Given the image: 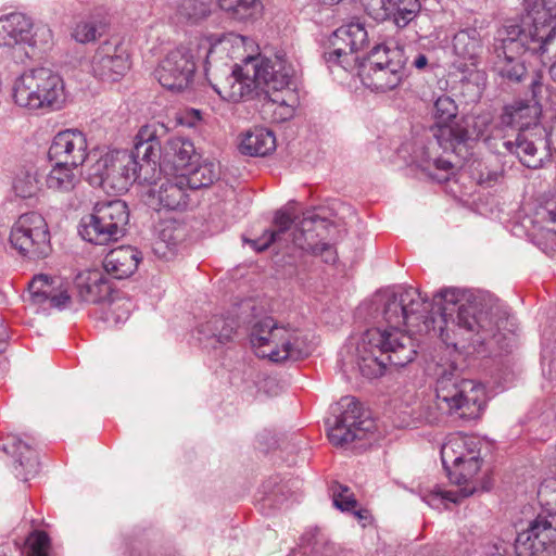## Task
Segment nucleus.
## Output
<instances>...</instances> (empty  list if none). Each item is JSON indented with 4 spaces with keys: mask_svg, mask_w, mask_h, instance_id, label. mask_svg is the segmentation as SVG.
Segmentation results:
<instances>
[{
    "mask_svg": "<svg viewBox=\"0 0 556 556\" xmlns=\"http://www.w3.org/2000/svg\"><path fill=\"white\" fill-rule=\"evenodd\" d=\"M1 448L7 454L16 457V462L26 472L24 480H28L29 476H34L38 470V459L36 452L29 443L24 442L21 438L10 434L5 438Z\"/></svg>",
    "mask_w": 556,
    "mask_h": 556,
    "instance_id": "2f4dec72",
    "label": "nucleus"
},
{
    "mask_svg": "<svg viewBox=\"0 0 556 556\" xmlns=\"http://www.w3.org/2000/svg\"><path fill=\"white\" fill-rule=\"evenodd\" d=\"M331 492L333 505L341 511H352L357 507L355 495L349 486L334 482Z\"/></svg>",
    "mask_w": 556,
    "mask_h": 556,
    "instance_id": "49530a36",
    "label": "nucleus"
},
{
    "mask_svg": "<svg viewBox=\"0 0 556 556\" xmlns=\"http://www.w3.org/2000/svg\"><path fill=\"white\" fill-rule=\"evenodd\" d=\"M103 305L105 321L114 325L127 320L132 308L130 300L122 298L118 294H112Z\"/></svg>",
    "mask_w": 556,
    "mask_h": 556,
    "instance_id": "79ce46f5",
    "label": "nucleus"
},
{
    "mask_svg": "<svg viewBox=\"0 0 556 556\" xmlns=\"http://www.w3.org/2000/svg\"><path fill=\"white\" fill-rule=\"evenodd\" d=\"M454 54L476 66L483 52V39L480 31L475 27L460 29L453 38Z\"/></svg>",
    "mask_w": 556,
    "mask_h": 556,
    "instance_id": "c756f323",
    "label": "nucleus"
},
{
    "mask_svg": "<svg viewBox=\"0 0 556 556\" xmlns=\"http://www.w3.org/2000/svg\"><path fill=\"white\" fill-rule=\"evenodd\" d=\"M331 225L332 223L327 218L320 217L314 212H306L292 233V241L301 250L320 256L325 263L332 264L337 260L334 248L327 242L319 241Z\"/></svg>",
    "mask_w": 556,
    "mask_h": 556,
    "instance_id": "2eb2a0df",
    "label": "nucleus"
},
{
    "mask_svg": "<svg viewBox=\"0 0 556 556\" xmlns=\"http://www.w3.org/2000/svg\"><path fill=\"white\" fill-rule=\"evenodd\" d=\"M540 37L519 21H507L495 37L494 71L511 81H520L527 73L523 62L519 60L520 55L526 51L541 55L548 51L551 42Z\"/></svg>",
    "mask_w": 556,
    "mask_h": 556,
    "instance_id": "20e7f679",
    "label": "nucleus"
},
{
    "mask_svg": "<svg viewBox=\"0 0 556 556\" xmlns=\"http://www.w3.org/2000/svg\"><path fill=\"white\" fill-rule=\"evenodd\" d=\"M16 195L27 199L35 197L40 190V180L37 172H23L18 174L13 184Z\"/></svg>",
    "mask_w": 556,
    "mask_h": 556,
    "instance_id": "c03bdc74",
    "label": "nucleus"
},
{
    "mask_svg": "<svg viewBox=\"0 0 556 556\" xmlns=\"http://www.w3.org/2000/svg\"><path fill=\"white\" fill-rule=\"evenodd\" d=\"M546 131L542 126L534 125L532 128L519 131L515 140L503 141V147L529 168H541L544 160L548 159V142Z\"/></svg>",
    "mask_w": 556,
    "mask_h": 556,
    "instance_id": "a211bd4d",
    "label": "nucleus"
},
{
    "mask_svg": "<svg viewBox=\"0 0 556 556\" xmlns=\"http://www.w3.org/2000/svg\"><path fill=\"white\" fill-rule=\"evenodd\" d=\"M549 73L553 80L556 81V61L551 65Z\"/></svg>",
    "mask_w": 556,
    "mask_h": 556,
    "instance_id": "6e6d98bb",
    "label": "nucleus"
},
{
    "mask_svg": "<svg viewBox=\"0 0 556 556\" xmlns=\"http://www.w3.org/2000/svg\"><path fill=\"white\" fill-rule=\"evenodd\" d=\"M250 342L258 357L275 363L306 358L316 348L308 332L273 317H264L253 325Z\"/></svg>",
    "mask_w": 556,
    "mask_h": 556,
    "instance_id": "7ed1b4c3",
    "label": "nucleus"
},
{
    "mask_svg": "<svg viewBox=\"0 0 556 556\" xmlns=\"http://www.w3.org/2000/svg\"><path fill=\"white\" fill-rule=\"evenodd\" d=\"M141 253L130 245L111 250L103 261L105 271L116 279L130 277L138 268Z\"/></svg>",
    "mask_w": 556,
    "mask_h": 556,
    "instance_id": "cd10ccee",
    "label": "nucleus"
},
{
    "mask_svg": "<svg viewBox=\"0 0 556 556\" xmlns=\"http://www.w3.org/2000/svg\"><path fill=\"white\" fill-rule=\"evenodd\" d=\"M419 10V0H380V7L371 8L370 15L377 21L392 20L399 28H404Z\"/></svg>",
    "mask_w": 556,
    "mask_h": 556,
    "instance_id": "bb28decb",
    "label": "nucleus"
},
{
    "mask_svg": "<svg viewBox=\"0 0 556 556\" xmlns=\"http://www.w3.org/2000/svg\"><path fill=\"white\" fill-rule=\"evenodd\" d=\"M28 556H48L50 539L43 531H35L27 538Z\"/></svg>",
    "mask_w": 556,
    "mask_h": 556,
    "instance_id": "de8ad7c7",
    "label": "nucleus"
},
{
    "mask_svg": "<svg viewBox=\"0 0 556 556\" xmlns=\"http://www.w3.org/2000/svg\"><path fill=\"white\" fill-rule=\"evenodd\" d=\"M556 543V514L541 513L528 528L518 533L515 548L518 556H540Z\"/></svg>",
    "mask_w": 556,
    "mask_h": 556,
    "instance_id": "f3484780",
    "label": "nucleus"
},
{
    "mask_svg": "<svg viewBox=\"0 0 556 556\" xmlns=\"http://www.w3.org/2000/svg\"><path fill=\"white\" fill-rule=\"evenodd\" d=\"M79 299L87 303L104 304L112 293V288L98 269L85 270L75 278Z\"/></svg>",
    "mask_w": 556,
    "mask_h": 556,
    "instance_id": "393cba45",
    "label": "nucleus"
},
{
    "mask_svg": "<svg viewBox=\"0 0 556 556\" xmlns=\"http://www.w3.org/2000/svg\"><path fill=\"white\" fill-rule=\"evenodd\" d=\"M507 545L504 542L492 543L485 546L486 556H506Z\"/></svg>",
    "mask_w": 556,
    "mask_h": 556,
    "instance_id": "8fccbe9b",
    "label": "nucleus"
},
{
    "mask_svg": "<svg viewBox=\"0 0 556 556\" xmlns=\"http://www.w3.org/2000/svg\"><path fill=\"white\" fill-rule=\"evenodd\" d=\"M439 313H430L428 303L415 288L386 290L374 298L388 326L367 329L357 342V366L369 379L381 377L389 367H404L417 356V332L438 331L447 345L468 343L473 348H502L501 321L506 312L490 294L456 288L440 291L433 299Z\"/></svg>",
    "mask_w": 556,
    "mask_h": 556,
    "instance_id": "f257e3e1",
    "label": "nucleus"
},
{
    "mask_svg": "<svg viewBox=\"0 0 556 556\" xmlns=\"http://www.w3.org/2000/svg\"><path fill=\"white\" fill-rule=\"evenodd\" d=\"M8 332L5 328L0 324V354L5 350Z\"/></svg>",
    "mask_w": 556,
    "mask_h": 556,
    "instance_id": "864d4df0",
    "label": "nucleus"
},
{
    "mask_svg": "<svg viewBox=\"0 0 556 556\" xmlns=\"http://www.w3.org/2000/svg\"><path fill=\"white\" fill-rule=\"evenodd\" d=\"M166 131L167 128L159 122L142 126L135 138L132 151L109 152L90 167L91 184L116 193L128 191L136 181L153 184V177L149 176V172L155 170L153 159L161 149L159 137Z\"/></svg>",
    "mask_w": 556,
    "mask_h": 556,
    "instance_id": "f03ea898",
    "label": "nucleus"
},
{
    "mask_svg": "<svg viewBox=\"0 0 556 556\" xmlns=\"http://www.w3.org/2000/svg\"><path fill=\"white\" fill-rule=\"evenodd\" d=\"M214 49L215 47L214 46H210L208 50H207V54H206V63L208 64L210 63V59L211 56L213 55L214 53Z\"/></svg>",
    "mask_w": 556,
    "mask_h": 556,
    "instance_id": "4d7b16f0",
    "label": "nucleus"
},
{
    "mask_svg": "<svg viewBox=\"0 0 556 556\" xmlns=\"http://www.w3.org/2000/svg\"><path fill=\"white\" fill-rule=\"evenodd\" d=\"M53 40L52 30L48 25L40 24L35 27V30H30V39L26 45L30 47L48 48Z\"/></svg>",
    "mask_w": 556,
    "mask_h": 556,
    "instance_id": "09e8293b",
    "label": "nucleus"
},
{
    "mask_svg": "<svg viewBox=\"0 0 556 556\" xmlns=\"http://www.w3.org/2000/svg\"><path fill=\"white\" fill-rule=\"evenodd\" d=\"M129 208L125 201L110 200L96 203L92 213L83 217L79 233L86 241L105 245L126 235Z\"/></svg>",
    "mask_w": 556,
    "mask_h": 556,
    "instance_id": "1a4fd4ad",
    "label": "nucleus"
},
{
    "mask_svg": "<svg viewBox=\"0 0 556 556\" xmlns=\"http://www.w3.org/2000/svg\"><path fill=\"white\" fill-rule=\"evenodd\" d=\"M250 61L258 88H264V96L287 93L294 98L295 70L285 54H276L274 59L250 58Z\"/></svg>",
    "mask_w": 556,
    "mask_h": 556,
    "instance_id": "f8f14e48",
    "label": "nucleus"
},
{
    "mask_svg": "<svg viewBox=\"0 0 556 556\" xmlns=\"http://www.w3.org/2000/svg\"><path fill=\"white\" fill-rule=\"evenodd\" d=\"M238 324L232 317L214 315L198 327V340L206 349H217L232 341Z\"/></svg>",
    "mask_w": 556,
    "mask_h": 556,
    "instance_id": "b1692460",
    "label": "nucleus"
},
{
    "mask_svg": "<svg viewBox=\"0 0 556 556\" xmlns=\"http://www.w3.org/2000/svg\"><path fill=\"white\" fill-rule=\"evenodd\" d=\"M435 393L438 408L455 418L477 419L485 406L483 387L472 380L460 379L455 371L439 377Z\"/></svg>",
    "mask_w": 556,
    "mask_h": 556,
    "instance_id": "0eeeda50",
    "label": "nucleus"
},
{
    "mask_svg": "<svg viewBox=\"0 0 556 556\" xmlns=\"http://www.w3.org/2000/svg\"><path fill=\"white\" fill-rule=\"evenodd\" d=\"M34 28L31 20L22 13H11L0 17V46L26 45Z\"/></svg>",
    "mask_w": 556,
    "mask_h": 556,
    "instance_id": "c85d7f7f",
    "label": "nucleus"
},
{
    "mask_svg": "<svg viewBox=\"0 0 556 556\" xmlns=\"http://www.w3.org/2000/svg\"><path fill=\"white\" fill-rule=\"evenodd\" d=\"M469 457H472V460L481 458L479 442L473 438L459 433L451 434L441 446L443 467L457 466L458 463L468 462Z\"/></svg>",
    "mask_w": 556,
    "mask_h": 556,
    "instance_id": "a878e982",
    "label": "nucleus"
},
{
    "mask_svg": "<svg viewBox=\"0 0 556 556\" xmlns=\"http://www.w3.org/2000/svg\"><path fill=\"white\" fill-rule=\"evenodd\" d=\"M516 20L540 35V38L552 42L556 37V27L551 25L552 21L556 20V0L534 1L532 7Z\"/></svg>",
    "mask_w": 556,
    "mask_h": 556,
    "instance_id": "4be33fe9",
    "label": "nucleus"
},
{
    "mask_svg": "<svg viewBox=\"0 0 556 556\" xmlns=\"http://www.w3.org/2000/svg\"><path fill=\"white\" fill-rule=\"evenodd\" d=\"M240 151L251 156H265L276 149V138L271 130L254 127L242 135Z\"/></svg>",
    "mask_w": 556,
    "mask_h": 556,
    "instance_id": "7c9ffc66",
    "label": "nucleus"
},
{
    "mask_svg": "<svg viewBox=\"0 0 556 556\" xmlns=\"http://www.w3.org/2000/svg\"><path fill=\"white\" fill-rule=\"evenodd\" d=\"M186 184L185 175L178 176L175 180H166L162 182L160 188L153 192L160 204L168 210H178L187 204V193L184 189Z\"/></svg>",
    "mask_w": 556,
    "mask_h": 556,
    "instance_id": "c9c22d12",
    "label": "nucleus"
},
{
    "mask_svg": "<svg viewBox=\"0 0 556 556\" xmlns=\"http://www.w3.org/2000/svg\"><path fill=\"white\" fill-rule=\"evenodd\" d=\"M165 235H166V229L162 230V232H161V237H162L163 241H165Z\"/></svg>",
    "mask_w": 556,
    "mask_h": 556,
    "instance_id": "bf43d9fd",
    "label": "nucleus"
},
{
    "mask_svg": "<svg viewBox=\"0 0 556 556\" xmlns=\"http://www.w3.org/2000/svg\"><path fill=\"white\" fill-rule=\"evenodd\" d=\"M542 218L546 222H549L552 224H556V207L555 208H545L542 212ZM556 232V229H552Z\"/></svg>",
    "mask_w": 556,
    "mask_h": 556,
    "instance_id": "603ef678",
    "label": "nucleus"
},
{
    "mask_svg": "<svg viewBox=\"0 0 556 556\" xmlns=\"http://www.w3.org/2000/svg\"><path fill=\"white\" fill-rule=\"evenodd\" d=\"M336 412L333 425L328 429V438L334 446H345L355 440H363L376 429L374 419L367 416L359 403L350 396L342 397Z\"/></svg>",
    "mask_w": 556,
    "mask_h": 556,
    "instance_id": "9d476101",
    "label": "nucleus"
},
{
    "mask_svg": "<svg viewBox=\"0 0 556 556\" xmlns=\"http://www.w3.org/2000/svg\"><path fill=\"white\" fill-rule=\"evenodd\" d=\"M212 86L222 99L229 102L249 99L258 88L250 59L243 66L236 65L228 76Z\"/></svg>",
    "mask_w": 556,
    "mask_h": 556,
    "instance_id": "412c9836",
    "label": "nucleus"
},
{
    "mask_svg": "<svg viewBox=\"0 0 556 556\" xmlns=\"http://www.w3.org/2000/svg\"><path fill=\"white\" fill-rule=\"evenodd\" d=\"M293 224V218L291 214L279 211L276 213L274 218V229L265 230L262 237L248 240L244 239L245 242L251 244V247L261 252L266 250L271 243L279 242L282 236L290 229Z\"/></svg>",
    "mask_w": 556,
    "mask_h": 556,
    "instance_id": "4c0bfd02",
    "label": "nucleus"
},
{
    "mask_svg": "<svg viewBox=\"0 0 556 556\" xmlns=\"http://www.w3.org/2000/svg\"><path fill=\"white\" fill-rule=\"evenodd\" d=\"M432 137L445 152L467 153L468 142L483 135L486 121L477 116H458V106L448 96L439 97L433 105Z\"/></svg>",
    "mask_w": 556,
    "mask_h": 556,
    "instance_id": "39448f33",
    "label": "nucleus"
},
{
    "mask_svg": "<svg viewBox=\"0 0 556 556\" xmlns=\"http://www.w3.org/2000/svg\"><path fill=\"white\" fill-rule=\"evenodd\" d=\"M211 12L210 3L199 0H182L176 8L175 17L178 23H198Z\"/></svg>",
    "mask_w": 556,
    "mask_h": 556,
    "instance_id": "a19ab883",
    "label": "nucleus"
},
{
    "mask_svg": "<svg viewBox=\"0 0 556 556\" xmlns=\"http://www.w3.org/2000/svg\"><path fill=\"white\" fill-rule=\"evenodd\" d=\"M320 1L328 5H334V4H338L339 2H341L342 0H320Z\"/></svg>",
    "mask_w": 556,
    "mask_h": 556,
    "instance_id": "13d9d810",
    "label": "nucleus"
},
{
    "mask_svg": "<svg viewBox=\"0 0 556 556\" xmlns=\"http://www.w3.org/2000/svg\"><path fill=\"white\" fill-rule=\"evenodd\" d=\"M76 168L65 163L56 162L47 175V187L55 192H70L79 184L80 178L74 172Z\"/></svg>",
    "mask_w": 556,
    "mask_h": 556,
    "instance_id": "58836bf2",
    "label": "nucleus"
},
{
    "mask_svg": "<svg viewBox=\"0 0 556 556\" xmlns=\"http://www.w3.org/2000/svg\"><path fill=\"white\" fill-rule=\"evenodd\" d=\"M100 35L101 23L92 17L81 18L72 30V37L79 43L94 41Z\"/></svg>",
    "mask_w": 556,
    "mask_h": 556,
    "instance_id": "37998d69",
    "label": "nucleus"
},
{
    "mask_svg": "<svg viewBox=\"0 0 556 556\" xmlns=\"http://www.w3.org/2000/svg\"><path fill=\"white\" fill-rule=\"evenodd\" d=\"M358 520H366L369 517V511L364 508H354L351 511Z\"/></svg>",
    "mask_w": 556,
    "mask_h": 556,
    "instance_id": "5fc2aeb1",
    "label": "nucleus"
},
{
    "mask_svg": "<svg viewBox=\"0 0 556 556\" xmlns=\"http://www.w3.org/2000/svg\"><path fill=\"white\" fill-rule=\"evenodd\" d=\"M218 177V166L213 162H204L185 175L186 184L190 189L206 188Z\"/></svg>",
    "mask_w": 556,
    "mask_h": 556,
    "instance_id": "ea45409f",
    "label": "nucleus"
},
{
    "mask_svg": "<svg viewBox=\"0 0 556 556\" xmlns=\"http://www.w3.org/2000/svg\"><path fill=\"white\" fill-rule=\"evenodd\" d=\"M414 160L431 179L438 182H444L453 175L454 166L451 161L440 157H432L427 148H421L415 152Z\"/></svg>",
    "mask_w": 556,
    "mask_h": 556,
    "instance_id": "72a5a7b5",
    "label": "nucleus"
},
{
    "mask_svg": "<svg viewBox=\"0 0 556 556\" xmlns=\"http://www.w3.org/2000/svg\"><path fill=\"white\" fill-rule=\"evenodd\" d=\"M482 459L472 458L465 463H458L457 466L444 467L447 477L452 483L457 484L460 489L458 492L443 491L437 488L427 495V503L433 505L437 500H446L451 503H459L460 498L468 497L479 490H489V481L480 478Z\"/></svg>",
    "mask_w": 556,
    "mask_h": 556,
    "instance_id": "4468645a",
    "label": "nucleus"
},
{
    "mask_svg": "<svg viewBox=\"0 0 556 556\" xmlns=\"http://www.w3.org/2000/svg\"><path fill=\"white\" fill-rule=\"evenodd\" d=\"M532 111L533 108L519 102L505 109L502 121L506 125L519 127L521 131L522 129L530 128V122H526L525 118L529 117Z\"/></svg>",
    "mask_w": 556,
    "mask_h": 556,
    "instance_id": "a18cd8bd",
    "label": "nucleus"
},
{
    "mask_svg": "<svg viewBox=\"0 0 556 556\" xmlns=\"http://www.w3.org/2000/svg\"><path fill=\"white\" fill-rule=\"evenodd\" d=\"M293 102L294 98H289L287 93L264 96L261 112L264 118L281 123L293 116Z\"/></svg>",
    "mask_w": 556,
    "mask_h": 556,
    "instance_id": "e433bc0d",
    "label": "nucleus"
},
{
    "mask_svg": "<svg viewBox=\"0 0 556 556\" xmlns=\"http://www.w3.org/2000/svg\"><path fill=\"white\" fill-rule=\"evenodd\" d=\"M218 3L230 18L238 22H254L264 9L261 0H218Z\"/></svg>",
    "mask_w": 556,
    "mask_h": 556,
    "instance_id": "f704fd0d",
    "label": "nucleus"
},
{
    "mask_svg": "<svg viewBox=\"0 0 556 556\" xmlns=\"http://www.w3.org/2000/svg\"><path fill=\"white\" fill-rule=\"evenodd\" d=\"M88 156L87 138L78 129L59 131L49 148V157L74 168L81 166Z\"/></svg>",
    "mask_w": 556,
    "mask_h": 556,
    "instance_id": "aec40b11",
    "label": "nucleus"
},
{
    "mask_svg": "<svg viewBox=\"0 0 556 556\" xmlns=\"http://www.w3.org/2000/svg\"><path fill=\"white\" fill-rule=\"evenodd\" d=\"M10 242L20 254L29 258H43L51 251L48 225L36 212L17 218L11 228Z\"/></svg>",
    "mask_w": 556,
    "mask_h": 556,
    "instance_id": "9b49d317",
    "label": "nucleus"
},
{
    "mask_svg": "<svg viewBox=\"0 0 556 556\" xmlns=\"http://www.w3.org/2000/svg\"><path fill=\"white\" fill-rule=\"evenodd\" d=\"M412 65L415 68H417L419 71H422L428 65V58L425 54H422V53H418V54H416V56L412 61Z\"/></svg>",
    "mask_w": 556,
    "mask_h": 556,
    "instance_id": "3c124183",
    "label": "nucleus"
},
{
    "mask_svg": "<svg viewBox=\"0 0 556 556\" xmlns=\"http://www.w3.org/2000/svg\"><path fill=\"white\" fill-rule=\"evenodd\" d=\"M13 99L29 111H59L66 101L63 79L48 67L25 71L14 81Z\"/></svg>",
    "mask_w": 556,
    "mask_h": 556,
    "instance_id": "423d86ee",
    "label": "nucleus"
},
{
    "mask_svg": "<svg viewBox=\"0 0 556 556\" xmlns=\"http://www.w3.org/2000/svg\"><path fill=\"white\" fill-rule=\"evenodd\" d=\"M28 290L31 300L37 304L50 301L51 306L61 308L71 302L67 287L58 277L37 275L29 282Z\"/></svg>",
    "mask_w": 556,
    "mask_h": 556,
    "instance_id": "5701e85b",
    "label": "nucleus"
},
{
    "mask_svg": "<svg viewBox=\"0 0 556 556\" xmlns=\"http://www.w3.org/2000/svg\"><path fill=\"white\" fill-rule=\"evenodd\" d=\"M195 70L197 63L192 49L179 46L165 55L154 74L164 88L180 92L191 86Z\"/></svg>",
    "mask_w": 556,
    "mask_h": 556,
    "instance_id": "ddd939ff",
    "label": "nucleus"
},
{
    "mask_svg": "<svg viewBox=\"0 0 556 556\" xmlns=\"http://www.w3.org/2000/svg\"><path fill=\"white\" fill-rule=\"evenodd\" d=\"M368 42V31L364 24L351 22L342 25L334 30L331 39V50L325 52L324 59L331 68L333 65H340L348 68L351 65L352 55L363 49Z\"/></svg>",
    "mask_w": 556,
    "mask_h": 556,
    "instance_id": "dca6fc26",
    "label": "nucleus"
},
{
    "mask_svg": "<svg viewBox=\"0 0 556 556\" xmlns=\"http://www.w3.org/2000/svg\"><path fill=\"white\" fill-rule=\"evenodd\" d=\"M91 67L100 79L116 81L129 70V55L118 39L106 40L96 50Z\"/></svg>",
    "mask_w": 556,
    "mask_h": 556,
    "instance_id": "6ab92c4d",
    "label": "nucleus"
},
{
    "mask_svg": "<svg viewBox=\"0 0 556 556\" xmlns=\"http://www.w3.org/2000/svg\"><path fill=\"white\" fill-rule=\"evenodd\" d=\"M408 56L403 47L392 42L376 46L361 66L362 83L372 91L387 92L406 77Z\"/></svg>",
    "mask_w": 556,
    "mask_h": 556,
    "instance_id": "6e6552de",
    "label": "nucleus"
},
{
    "mask_svg": "<svg viewBox=\"0 0 556 556\" xmlns=\"http://www.w3.org/2000/svg\"><path fill=\"white\" fill-rule=\"evenodd\" d=\"M164 155L177 169L192 165L198 159L193 143L185 137L170 138L164 148Z\"/></svg>",
    "mask_w": 556,
    "mask_h": 556,
    "instance_id": "473e14b6",
    "label": "nucleus"
}]
</instances>
